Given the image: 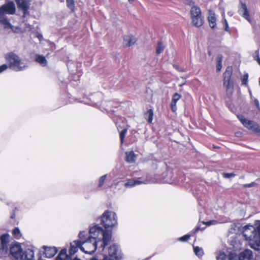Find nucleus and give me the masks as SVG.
Returning <instances> with one entry per match:
<instances>
[{
    "instance_id": "obj_1",
    "label": "nucleus",
    "mask_w": 260,
    "mask_h": 260,
    "mask_svg": "<svg viewBox=\"0 0 260 260\" xmlns=\"http://www.w3.org/2000/svg\"><path fill=\"white\" fill-rule=\"evenodd\" d=\"M78 238L81 243V250L85 253L92 254L98 248L104 250L111 239V232L95 225L90 228L88 232H80Z\"/></svg>"
},
{
    "instance_id": "obj_2",
    "label": "nucleus",
    "mask_w": 260,
    "mask_h": 260,
    "mask_svg": "<svg viewBox=\"0 0 260 260\" xmlns=\"http://www.w3.org/2000/svg\"><path fill=\"white\" fill-rule=\"evenodd\" d=\"M243 235L246 240L249 241L252 248L258 249L260 246V223L256 228L250 225L244 226Z\"/></svg>"
},
{
    "instance_id": "obj_3",
    "label": "nucleus",
    "mask_w": 260,
    "mask_h": 260,
    "mask_svg": "<svg viewBox=\"0 0 260 260\" xmlns=\"http://www.w3.org/2000/svg\"><path fill=\"white\" fill-rule=\"evenodd\" d=\"M5 59L9 63V68L15 71H22L28 67L26 60L21 59L18 55L13 52L6 54Z\"/></svg>"
},
{
    "instance_id": "obj_4",
    "label": "nucleus",
    "mask_w": 260,
    "mask_h": 260,
    "mask_svg": "<svg viewBox=\"0 0 260 260\" xmlns=\"http://www.w3.org/2000/svg\"><path fill=\"white\" fill-rule=\"evenodd\" d=\"M16 7L14 2H9L0 7V23L5 25V28L13 29L12 25L5 17V14L13 15L15 13Z\"/></svg>"
},
{
    "instance_id": "obj_5",
    "label": "nucleus",
    "mask_w": 260,
    "mask_h": 260,
    "mask_svg": "<svg viewBox=\"0 0 260 260\" xmlns=\"http://www.w3.org/2000/svg\"><path fill=\"white\" fill-rule=\"evenodd\" d=\"M101 222L105 229L113 228L117 224V218L115 212L106 210L101 217Z\"/></svg>"
},
{
    "instance_id": "obj_6",
    "label": "nucleus",
    "mask_w": 260,
    "mask_h": 260,
    "mask_svg": "<svg viewBox=\"0 0 260 260\" xmlns=\"http://www.w3.org/2000/svg\"><path fill=\"white\" fill-rule=\"evenodd\" d=\"M232 71L228 68L224 73L223 86L226 88V92L228 95H231L234 91V82L231 80Z\"/></svg>"
},
{
    "instance_id": "obj_7",
    "label": "nucleus",
    "mask_w": 260,
    "mask_h": 260,
    "mask_svg": "<svg viewBox=\"0 0 260 260\" xmlns=\"http://www.w3.org/2000/svg\"><path fill=\"white\" fill-rule=\"evenodd\" d=\"M238 118L245 127L255 133L258 134L260 136V127L257 123L253 121L247 120L242 115L238 116Z\"/></svg>"
},
{
    "instance_id": "obj_8",
    "label": "nucleus",
    "mask_w": 260,
    "mask_h": 260,
    "mask_svg": "<svg viewBox=\"0 0 260 260\" xmlns=\"http://www.w3.org/2000/svg\"><path fill=\"white\" fill-rule=\"evenodd\" d=\"M104 255L108 256L109 258L115 260H120L122 258L121 250L119 246L115 244H113L109 246L108 249V254Z\"/></svg>"
},
{
    "instance_id": "obj_9",
    "label": "nucleus",
    "mask_w": 260,
    "mask_h": 260,
    "mask_svg": "<svg viewBox=\"0 0 260 260\" xmlns=\"http://www.w3.org/2000/svg\"><path fill=\"white\" fill-rule=\"evenodd\" d=\"M0 256L8 252L10 242V235L8 234H3L0 237Z\"/></svg>"
},
{
    "instance_id": "obj_10",
    "label": "nucleus",
    "mask_w": 260,
    "mask_h": 260,
    "mask_svg": "<svg viewBox=\"0 0 260 260\" xmlns=\"http://www.w3.org/2000/svg\"><path fill=\"white\" fill-rule=\"evenodd\" d=\"M10 252L12 256L17 260L22 258L23 252L19 244L17 243L11 246Z\"/></svg>"
},
{
    "instance_id": "obj_11",
    "label": "nucleus",
    "mask_w": 260,
    "mask_h": 260,
    "mask_svg": "<svg viewBox=\"0 0 260 260\" xmlns=\"http://www.w3.org/2000/svg\"><path fill=\"white\" fill-rule=\"evenodd\" d=\"M79 249L81 250V243L79 239L75 240L70 243V247L69 251L70 255H74L78 251Z\"/></svg>"
},
{
    "instance_id": "obj_12",
    "label": "nucleus",
    "mask_w": 260,
    "mask_h": 260,
    "mask_svg": "<svg viewBox=\"0 0 260 260\" xmlns=\"http://www.w3.org/2000/svg\"><path fill=\"white\" fill-rule=\"evenodd\" d=\"M18 7L23 11V15L27 13L28 8L30 5L29 0H16Z\"/></svg>"
},
{
    "instance_id": "obj_13",
    "label": "nucleus",
    "mask_w": 260,
    "mask_h": 260,
    "mask_svg": "<svg viewBox=\"0 0 260 260\" xmlns=\"http://www.w3.org/2000/svg\"><path fill=\"white\" fill-rule=\"evenodd\" d=\"M239 12V14L241 15L246 20H247L249 22L251 23V20L245 4L242 3H241Z\"/></svg>"
},
{
    "instance_id": "obj_14",
    "label": "nucleus",
    "mask_w": 260,
    "mask_h": 260,
    "mask_svg": "<svg viewBox=\"0 0 260 260\" xmlns=\"http://www.w3.org/2000/svg\"><path fill=\"white\" fill-rule=\"evenodd\" d=\"M43 249H44L43 253L46 257H53L57 252V249L55 247H48L44 246L43 247Z\"/></svg>"
},
{
    "instance_id": "obj_15",
    "label": "nucleus",
    "mask_w": 260,
    "mask_h": 260,
    "mask_svg": "<svg viewBox=\"0 0 260 260\" xmlns=\"http://www.w3.org/2000/svg\"><path fill=\"white\" fill-rule=\"evenodd\" d=\"M217 260H238V257L235 253L225 255L224 253L220 252L217 257Z\"/></svg>"
},
{
    "instance_id": "obj_16",
    "label": "nucleus",
    "mask_w": 260,
    "mask_h": 260,
    "mask_svg": "<svg viewBox=\"0 0 260 260\" xmlns=\"http://www.w3.org/2000/svg\"><path fill=\"white\" fill-rule=\"evenodd\" d=\"M19 260H35L34 251L29 249H27L23 252L22 258H20ZM37 260H41L40 257H39Z\"/></svg>"
},
{
    "instance_id": "obj_17",
    "label": "nucleus",
    "mask_w": 260,
    "mask_h": 260,
    "mask_svg": "<svg viewBox=\"0 0 260 260\" xmlns=\"http://www.w3.org/2000/svg\"><path fill=\"white\" fill-rule=\"evenodd\" d=\"M252 257V252L249 249H245L241 252L238 256L239 260H250Z\"/></svg>"
},
{
    "instance_id": "obj_18",
    "label": "nucleus",
    "mask_w": 260,
    "mask_h": 260,
    "mask_svg": "<svg viewBox=\"0 0 260 260\" xmlns=\"http://www.w3.org/2000/svg\"><path fill=\"white\" fill-rule=\"evenodd\" d=\"M208 20L210 27L214 28L216 25V18L215 13L212 10H209Z\"/></svg>"
},
{
    "instance_id": "obj_19",
    "label": "nucleus",
    "mask_w": 260,
    "mask_h": 260,
    "mask_svg": "<svg viewBox=\"0 0 260 260\" xmlns=\"http://www.w3.org/2000/svg\"><path fill=\"white\" fill-rule=\"evenodd\" d=\"M136 42V38L132 35H126L123 37V44L125 46H131Z\"/></svg>"
},
{
    "instance_id": "obj_20",
    "label": "nucleus",
    "mask_w": 260,
    "mask_h": 260,
    "mask_svg": "<svg viewBox=\"0 0 260 260\" xmlns=\"http://www.w3.org/2000/svg\"><path fill=\"white\" fill-rule=\"evenodd\" d=\"M146 181H140L138 180L129 179L125 183L124 186L126 187H132L134 186L139 185L141 184H146Z\"/></svg>"
},
{
    "instance_id": "obj_21",
    "label": "nucleus",
    "mask_w": 260,
    "mask_h": 260,
    "mask_svg": "<svg viewBox=\"0 0 260 260\" xmlns=\"http://www.w3.org/2000/svg\"><path fill=\"white\" fill-rule=\"evenodd\" d=\"M181 95L177 93L174 94L171 103V107L172 110L175 112L177 110L176 103L177 101L180 99Z\"/></svg>"
},
{
    "instance_id": "obj_22",
    "label": "nucleus",
    "mask_w": 260,
    "mask_h": 260,
    "mask_svg": "<svg viewBox=\"0 0 260 260\" xmlns=\"http://www.w3.org/2000/svg\"><path fill=\"white\" fill-rule=\"evenodd\" d=\"M56 260H71L70 255L67 253L66 249H62L56 257Z\"/></svg>"
},
{
    "instance_id": "obj_23",
    "label": "nucleus",
    "mask_w": 260,
    "mask_h": 260,
    "mask_svg": "<svg viewBox=\"0 0 260 260\" xmlns=\"http://www.w3.org/2000/svg\"><path fill=\"white\" fill-rule=\"evenodd\" d=\"M191 17L201 16L200 8L196 6L191 7L190 11Z\"/></svg>"
},
{
    "instance_id": "obj_24",
    "label": "nucleus",
    "mask_w": 260,
    "mask_h": 260,
    "mask_svg": "<svg viewBox=\"0 0 260 260\" xmlns=\"http://www.w3.org/2000/svg\"><path fill=\"white\" fill-rule=\"evenodd\" d=\"M191 22L196 27H199L201 26L203 24V19L201 16L191 17Z\"/></svg>"
},
{
    "instance_id": "obj_25",
    "label": "nucleus",
    "mask_w": 260,
    "mask_h": 260,
    "mask_svg": "<svg viewBox=\"0 0 260 260\" xmlns=\"http://www.w3.org/2000/svg\"><path fill=\"white\" fill-rule=\"evenodd\" d=\"M126 160L128 162L132 163L134 162L136 158V156L133 151L126 152L125 153Z\"/></svg>"
},
{
    "instance_id": "obj_26",
    "label": "nucleus",
    "mask_w": 260,
    "mask_h": 260,
    "mask_svg": "<svg viewBox=\"0 0 260 260\" xmlns=\"http://www.w3.org/2000/svg\"><path fill=\"white\" fill-rule=\"evenodd\" d=\"M35 60L41 66L45 67L47 65V61L45 57L43 55L37 54L35 57Z\"/></svg>"
},
{
    "instance_id": "obj_27",
    "label": "nucleus",
    "mask_w": 260,
    "mask_h": 260,
    "mask_svg": "<svg viewBox=\"0 0 260 260\" xmlns=\"http://www.w3.org/2000/svg\"><path fill=\"white\" fill-rule=\"evenodd\" d=\"M146 118L149 123H151L153 120V112L152 110H149L145 114Z\"/></svg>"
},
{
    "instance_id": "obj_28",
    "label": "nucleus",
    "mask_w": 260,
    "mask_h": 260,
    "mask_svg": "<svg viewBox=\"0 0 260 260\" xmlns=\"http://www.w3.org/2000/svg\"><path fill=\"white\" fill-rule=\"evenodd\" d=\"M194 252L199 257H202L203 255V250L202 248H200L198 246H194L193 247Z\"/></svg>"
},
{
    "instance_id": "obj_29",
    "label": "nucleus",
    "mask_w": 260,
    "mask_h": 260,
    "mask_svg": "<svg viewBox=\"0 0 260 260\" xmlns=\"http://www.w3.org/2000/svg\"><path fill=\"white\" fill-rule=\"evenodd\" d=\"M13 236L15 238L19 239L21 237V234L20 229L18 228H15L12 231Z\"/></svg>"
},
{
    "instance_id": "obj_30",
    "label": "nucleus",
    "mask_w": 260,
    "mask_h": 260,
    "mask_svg": "<svg viewBox=\"0 0 260 260\" xmlns=\"http://www.w3.org/2000/svg\"><path fill=\"white\" fill-rule=\"evenodd\" d=\"M222 57L221 55H218L217 57L216 70L217 71H220L222 68Z\"/></svg>"
},
{
    "instance_id": "obj_31",
    "label": "nucleus",
    "mask_w": 260,
    "mask_h": 260,
    "mask_svg": "<svg viewBox=\"0 0 260 260\" xmlns=\"http://www.w3.org/2000/svg\"><path fill=\"white\" fill-rule=\"evenodd\" d=\"M165 48L164 45L161 42H158L156 47V52L157 54H160Z\"/></svg>"
},
{
    "instance_id": "obj_32",
    "label": "nucleus",
    "mask_w": 260,
    "mask_h": 260,
    "mask_svg": "<svg viewBox=\"0 0 260 260\" xmlns=\"http://www.w3.org/2000/svg\"><path fill=\"white\" fill-rule=\"evenodd\" d=\"M67 7L73 11L75 7L74 0H66Z\"/></svg>"
},
{
    "instance_id": "obj_33",
    "label": "nucleus",
    "mask_w": 260,
    "mask_h": 260,
    "mask_svg": "<svg viewBox=\"0 0 260 260\" xmlns=\"http://www.w3.org/2000/svg\"><path fill=\"white\" fill-rule=\"evenodd\" d=\"M106 177H107V175H104L102 176L100 178V179L99 180V183H98V187H101V186H103V185L104 184V183L105 181Z\"/></svg>"
},
{
    "instance_id": "obj_34",
    "label": "nucleus",
    "mask_w": 260,
    "mask_h": 260,
    "mask_svg": "<svg viewBox=\"0 0 260 260\" xmlns=\"http://www.w3.org/2000/svg\"><path fill=\"white\" fill-rule=\"evenodd\" d=\"M126 132H127V129L126 128H124L120 133V138L121 143H122L124 140V137H125Z\"/></svg>"
},
{
    "instance_id": "obj_35",
    "label": "nucleus",
    "mask_w": 260,
    "mask_h": 260,
    "mask_svg": "<svg viewBox=\"0 0 260 260\" xmlns=\"http://www.w3.org/2000/svg\"><path fill=\"white\" fill-rule=\"evenodd\" d=\"M248 74H245L244 75L242 79V84L243 85H246L247 84L248 82Z\"/></svg>"
},
{
    "instance_id": "obj_36",
    "label": "nucleus",
    "mask_w": 260,
    "mask_h": 260,
    "mask_svg": "<svg viewBox=\"0 0 260 260\" xmlns=\"http://www.w3.org/2000/svg\"><path fill=\"white\" fill-rule=\"evenodd\" d=\"M190 238L189 235H185L178 239V240L181 242H185L188 240Z\"/></svg>"
},
{
    "instance_id": "obj_37",
    "label": "nucleus",
    "mask_w": 260,
    "mask_h": 260,
    "mask_svg": "<svg viewBox=\"0 0 260 260\" xmlns=\"http://www.w3.org/2000/svg\"><path fill=\"white\" fill-rule=\"evenodd\" d=\"M9 66L6 64H3V65L0 66V73L5 71L8 68Z\"/></svg>"
},
{
    "instance_id": "obj_38",
    "label": "nucleus",
    "mask_w": 260,
    "mask_h": 260,
    "mask_svg": "<svg viewBox=\"0 0 260 260\" xmlns=\"http://www.w3.org/2000/svg\"><path fill=\"white\" fill-rule=\"evenodd\" d=\"M224 23L225 24V28H224L225 30L226 31L230 32V29L228 23L226 19L225 18H224Z\"/></svg>"
},
{
    "instance_id": "obj_39",
    "label": "nucleus",
    "mask_w": 260,
    "mask_h": 260,
    "mask_svg": "<svg viewBox=\"0 0 260 260\" xmlns=\"http://www.w3.org/2000/svg\"><path fill=\"white\" fill-rule=\"evenodd\" d=\"M223 177L226 178H230L231 177H233L235 176L234 173H224Z\"/></svg>"
},
{
    "instance_id": "obj_40",
    "label": "nucleus",
    "mask_w": 260,
    "mask_h": 260,
    "mask_svg": "<svg viewBox=\"0 0 260 260\" xmlns=\"http://www.w3.org/2000/svg\"><path fill=\"white\" fill-rule=\"evenodd\" d=\"M204 224H205L206 225H212V224H215L217 223L216 221V220H210L208 222H203Z\"/></svg>"
},
{
    "instance_id": "obj_41",
    "label": "nucleus",
    "mask_w": 260,
    "mask_h": 260,
    "mask_svg": "<svg viewBox=\"0 0 260 260\" xmlns=\"http://www.w3.org/2000/svg\"><path fill=\"white\" fill-rule=\"evenodd\" d=\"M13 29H11L13 31L18 32L20 30V28L18 27H15L13 26Z\"/></svg>"
},
{
    "instance_id": "obj_42",
    "label": "nucleus",
    "mask_w": 260,
    "mask_h": 260,
    "mask_svg": "<svg viewBox=\"0 0 260 260\" xmlns=\"http://www.w3.org/2000/svg\"><path fill=\"white\" fill-rule=\"evenodd\" d=\"M254 104H255V105L256 106V107L258 108H259V102H258V100L257 99H255L254 100Z\"/></svg>"
},
{
    "instance_id": "obj_43",
    "label": "nucleus",
    "mask_w": 260,
    "mask_h": 260,
    "mask_svg": "<svg viewBox=\"0 0 260 260\" xmlns=\"http://www.w3.org/2000/svg\"><path fill=\"white\" fill-rule=\"evenodd\" d=\"M205 228H201L200 226L199 225L197 226V227L196 229V232H198L199 230H203Z\"/></svg>"
},
{
    "instance_id": "obj_44",
    "label": "nucleus",
    "mask_w": 260,
    "mask_h": 260,
    "mask_svg": "<svg viewBox=\"0 0 260 260\" xmlns=\"http://www.w3.org/2000/svg\"><path fill=\"white\" fill-rule=\"evenodd\" d=\"M241 135H242V133H241V132H236V133H235V136H236V137H241Z\"/></svg>"
},
{
    "instance_id": "obj_45",
    "label": "nucleus",
    "mask_w": 260,
    "mask_h": 260,
    "mask_svg": "<svg viewBox=\"0 0 260 260\" xmlns=\"http://www.w3.org/2000/svg\"><path fill=\"white\" fill-rule=\"evenodd\" d=\"M251 185H252V184H247L245 185V186H246V187H250V186H251Z\"/></svg>"
},
{
    "instance_id": "obj_46",
    "label": "nucleus",
    "mask_w": 260,
    "mask_h": 260,
    "mask_svg": "<svg viewBox=\"0 0 260 260\" xmlns=\"http://www.w3.org/2000/svg\"><path fill=\"white\" fill-rule=\"evenodd\" d=\"M257 62H258V63H259V65H260V58H257Z\"/></svg>"
},
{
    "instance_id": "obj_47",
    "label": "nucleus",
    "mask_w": 260,
    "mask_h": 260,
    "mask_svg": "<svg viewBox=\"0 0 260 260\" xmlns=\"http://www.w3.org/2000/svg\"><path fill=\"white\" fill-rule=\"evenodd\" d=\"M129 2L132 3L134 0H128Z\"/></svg>"
},
{
    "instance_id": "obj_48",
    "label": "nucleus",
    "mask_w": 260,
    "mask_h": 260,
    "mask_svg": "<svg viewBox=\"0 0 260 260\" xmlns=\"http://www.w3.org/2000/svg\"><path fill=\"white\" fill-rule=\"evenodd\" d=\"M228 14H229V15H230V16H232V13H228Z\"/></svg>"
},
{
    "instance_id": "obj_49",
    "label": "nucleus",
    "mask_w": 260,
    "mask_h": 260,
    "mask_svg": "<svg viewBox=\"0 0 260 260\" xmlns=\"http://www.w3.org/2000/svg\"><path fill=\"white\" fill-rule=\"evenodd\" d=\"M249 94H250V95L251 96V91H250V90H249Z\"/></svg>"
},
{
    "instance_id": "obj_50",
    "label": "nucleus",
    "mask_w": 260,
    "mask_h": 260,
    "mask_svg": "<svg viewBox=\"0 0 260 260\" xmlns=\"http://www.w3.org/2000/svg\"><path fill=\"white\" fill-rule=\"evenodd\" d=\"M259 85H260V78H259Z\"/></svg>"
},
{
    "instance_id": "obj_51",
    "label": "nucleus",
    "mask_w": 260,
    "mask_h": 260,
    "mask_svg": "<svg viewBox=\"0 0 260 260\" xmlns=\"http://www.w3.org/2000/svg\"><path fill=\"white\" fill-rule=\"evenodd\" d=\"M222 16H223V17H224V14H222Z\"/></svg>"
}]
</instances>
